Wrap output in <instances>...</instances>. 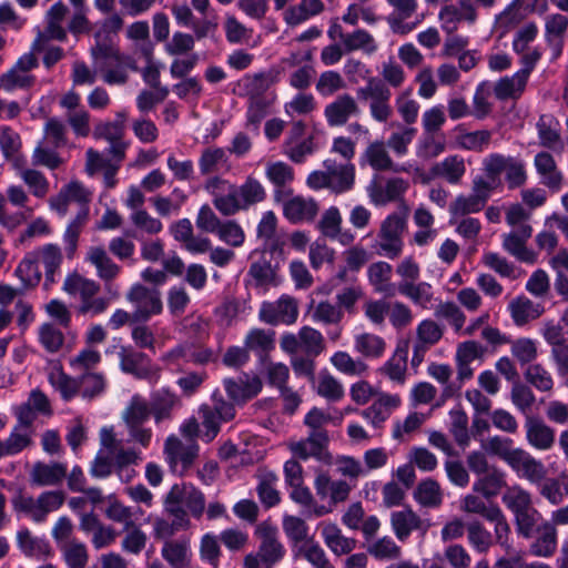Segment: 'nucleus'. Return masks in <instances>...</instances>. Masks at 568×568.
Listing matches in <instances>:
<instances>
[{
  "label": "nucleus",
  "mask_w": 568,
  "mask_h": 568,
  "mask_svg": "<svg viewBox=\"0 0 568 568\" xmlns=\"http://www.w3.org/2000/svg\"><path fill=\"white\" fill-rule=\"evenodd\" d=\"M224 387L234 402H246L255 397L262 389V381L257 376L239 379H225Z\"/></svg>",
  "instance_id": "37"
},
{
  "label": "nucleus",
  "mask_w": 568,
  "mask_h": 568,
  "mask_svg": "<svg viewBox=\"0 0 568 568\" xmlns=\"http://www.w3.org/2000/svg\"><path fill=\"white\" fill-rule=\"evenodd\" d=\"M392 273V265L384 261L374 262L368 266L367 278L376 293L386 296L395 294V287L390 283Z\"/></svg>",
  "instance_id": "40"
},
{
  "label": "nucleus",
  "mask_w": 568,
  "mask_h": 568,
  "mask_svg": "<svg viewBox=\"0 0 568 568\" xmlns=\"http://www.w3.org/2000/svg\"><path fill=\"white\" fill-rule=\"evenodd\" d=\"M528 79L515 72L513 75H506L497 80L493 92L497 100H518L525 92Z\"/></svg>",
  "instance_id": "38"
},
{
  "label": "nucleus",
  "mask_w": 568,
  "mask_h": 568,
  "mask_svg": "<svg viewBox=\"0 0 568 568\" xmlns=\"http://www.w3.org/2000/svg\"><path fill=\"white\" fill-rule=\"evenodd\" d=\"M113 428L103 427L100 432V449L91 463L90 475L94 478H106L114 470L111 448L114 447Z\"/></svg>",
  "instance_id": "22"
},
{
  "label": "nucleus",
  "mask_w": 568,
  "mask_h": 568,
  "mask_svg": "<svg viewBox=\"0 0 568 568\" xmlns=\"http://www.w3.org/2000/svg\"><path fill=\"white\" fill-rule=\"evenodd\" d=\"M48 379L51 386L58 390L64 400H70L80 390V378L67 375L60 364L51 367Z\"/></svg>",
  "instance_id": "46"
},
{
  "label": "nucleus",
  "mask_w": 568,
  "mask_h": 568,
  "mask_svg": "<svg viewBox=\"0 0 568 568\" xmlns=\"http://www.w3.org/2000/svg\"><path fill=\"white\" fill-rule=\"evenodd\" d=\"M161 556L172 568H187L192 558L190 539L183 537L165 540L161 548Z\"/></svg>",
  "instance_id": "32"
},
{
  "label": "nucleus",
  "mask_w": 568,
  "mask_h": 568,
  "mask_svg": "<svg viewBox=\"0 0 568 568\" xmlns=\"http://www.w3.org/2000/svg\"><path fill=\"white\" fill-rule=\"evenodd\" d=\"M359 113V105L349 93L337 95L324 108V116L329 126H343L351 118H355Z\"/></svg>",
  "instance_id": "19"
},
{
  "label": "nucleus",
  "mask_w": 568,
  "mask_h": 568,
  "mask_svg": "<svg viewBox=\"0 0 568 568\" xmlns=\"http://www.w3.org/2000/svg\"><path fill=\"white\" fill-rule=\"evenodd\" d=\"M281 349L295 355L300 351L308 356L316 357L325 348V342L322 333L314 327L303 326L297 334L284 333L280 338Z\"/></svg>",
  "instance_id": "9"
},
{
  "label": "nucleus",
  "mask_w": 568,
  "mask_h": 568,
  "mask_svg": "<svg viewBox=\"0 0 568 568\" xmlns=\"http://www.w3.org/2000/svg\"><path fill=\"white\" fill-rule=\"evenodd\" d=\"M165 510L180 520V526H189L184 507L196 518L201 517L205 509V497L201 490L190 484L174 485L168 493L164 501Z\"/></svg>",
  "instance_id": "2"
},
{
  "label": "nucleus",
  "mask_w": 568,
  "mask_h": 568,
  "mask_svg": "<svg viewBox=\"0 0 568 568\" xmlns=\"http://www.w3.org/2000/svg\"><path fill=\"white\" fill-rule=\"evenodd\" d=\"M150 415H152L150 404L141 395L135 394L122 412V419L125 426H133L143 424Z\"/></svg>",
  "instance_id": "54"
},
{
  "label": "nucleus",
  "mask_w": 568,
  "mask_h": 568,
  "mask_svg": "<svg viewBox=\"0 0 568 568\" xmlns=\"http://www.w3.org/2000/svg\"><path fill=\"white\" fill-rule=\"evenodd\" d=\"M354 349L366 358H379L386 351V342L376 334L361 333L354 337Z\"/></svg>",
  "instance_id": "50"
},
{
  "label": "nucleus",
  "mask_w": 568,
  "mask_h": 568,
  "mask_svg": "<svg viewBox=\"0 0 568 568\" xmlns=\"http://www.w3.org/2000/svg\"><path fill=\"white\" fill-rule=\"evenodd\" d=\"M314 489L320 499L328 500L327 506L332 509L337 504L347 500L352 490L347 481L342 479H332L325 471H320L315 476Z\"/></svg>",
  "instance_id": "18"
},
{
  "label": "nucleus",
  "mask_w": 568,
  "mask_h": 568,
  "mask_svg": "<svg viewBox=\"0 0 568 568\" xmlns=\"http://www.w3.org/2000/svg\"><path fill=\"white\" fill-rule=\"evenodd\" d=\"M282 528L288 540L297 548L298 545L305 540H312L313 537L308 536L310 527L306 521L294 515H284L282 520Z\"/></svg>",
  "instance_id": "55"
},
{
  "label": "nucleus",
  "mask_w": 568,
  "mask_h": 568,
  "mask_svg": "<svg viewBox=\"0 0 568 568\" xmlns=\"http://www.w3.org/2000/svg\"><path fill=\"white\" fill-rule=\"evenodd\" d=\"M534 163L538 174L540 175L541 183L552 191H559L564 176L558 170L552 155L547 152H539L535 156Z\"/></svg>",
  "instance_id": "35"
},
{
  "label": "nucleus",
  "mask_w": 568,
  "mask_h": 568,
  "mask_svg": "<svg viewBox=\"0 0 568 568\" xmlns=\"http://www.w3.org/2000/svg\"><path fill=\"white\" fill-rule=\"evenodd\" d=\"M38 338L42 347L51 354L58 353L64 344V334L55 324L50 322L39 326Z\"/></svg>",
  "instance_id": "63"
},
{
  "label": "nucleus",
  "mask_w": 568,
  "mask_h": 568,
  "mask_svg": "<svg viewBox=\"0 0 568 568\" xmlns=\"http://www.w3.org/2000/svg\"><path fill=\"white\" fill-rule=\"evenodd\" d=\"M357 97L368 101L369 114L375 121L384 123L393 115L392 92L381 79L368 78L366 84L357 90Z\"/></svg>",
  "instance_id": "4"
},
{
  "label": "nucleus",
  "mask_w": 568,
  "mask_h": 568,
  "mask_svg": "<svg viewBox=\"0 0 568 568\" xmlns=\"http://www.w3.org/2000/svg\"><path fill=\"white\" fill-rule=\"evenodd\" d=\"M432 178H440L449 184H458L466 173V164L463 156L448 155L436 162L429 170Z\"/></svg>",
  "instance_id": "33"
},
{
  "label": "nucleus",
  "mask_w": 568,
  "mask_h": 568,
  "mask_svg": "<svg viewBox=\"0 0 568 568\" xmlns=\"http://www.w3.org/2000/svg\"><path fill=\"white\" fill-rule=\"evenodd\" d=\"M318 203L313 197L296 195L283 204L284 216L292 223L311 222L318 213Z\"/></svg>",
  "instance_id": "27"
},
{
  "label": "nucleus",
  "mask_w": 568,
  "mask_h": 568,
  "mask_svg": "<svg viewBox=\"0 0 568 568\" xmlns=\"http://www.w3.org/2000/svg\"><path fill=\"white\" fill-rule=\"evenodd\" d=\"M328 440V434L308 433L304 439L290 442L288 448L296 458L325 460L328 455L326 450Z\"/></svg>",
  "instance_id": "21"
},
{
  "label": "nucleus",
  "mask_w": 568,
  "mask_h": 568,
  "mask_svg": "<svg viewBox=\"0 0 568 568\" xmlns=\"http://www.w3.org/2000/svg\"><path fill=\"white\" fill-rule=\"evenodd\" d=\"M535 534H538V537L530 546L531 554L537 557L552 556L557 549L556 527L550 521L542 520L535 530Z\"/></svg>",
  "instance_id": "39"
},
{
  "label": "nucleus",
  "mask_w": 568,
  "mask_h": 568,
  "mask_svg": "<svg viewBox=\"0 0 568 568\" xmlns=\"http://www.w3.org/2000/svg\"><path fill=\"white\" fill-rule=\"evenodd\" d=\"M298 317L295 298L284 295L274 302H264L258 311V318L268 325H293Z\"/></svg>",
  "instance_id": "12"
},
{
  "label": "nucleus",
  "mask_w": 568,
  "mask_h": 568,
  "mask_svg": "<svg viewBox=\"0 0 568 568\" xmlns=\"http://www.w3.org/2000/svg\"><path fill=\"white\" fill-rule=\"evenodd\" d=\"M400 404L399 395L382 393L371 406L361 412V416L373 427L381 428Z\"/></svg>",
  "instance_id": "24"
},
{
  "label": "nucleus",
  "mask_w": 568,
  "mask_h": 568,
  "mask_svg": "<svg viewBox=\"0 0 568 568\" xmlns=\"http://www.w3.org/2000/svg\"><path fill=\"white\" fill-rule=\"evenodd\" d=\"M204 189L212 196L214 207L224 216H232L240 211H245L241 202L237 185L220 176H211L206 180Z\"/></svg>",
  "instance_id": "5"
},
{
  "label": "nucleus",
  "mask_w": 568,
  "mask_h": 568,
  "mask_svg": "<svg viewBox=\"0 0 568 568\" xmlns=\"http://www.w3.org/2000/svg\"><path fill=\"white\" fill-rule=\"evenodd\" d=\"M407 346H397L392 356L377 368V374L395 385H405L407 379Z\"/></svg>",
  "instance_id": "28"
},
{
  "label": "nucleus",
  "mask_w": 568,
  "mask_h": 568,
  "mask_svg": "<svg viewBox=\"0 0 568 568\" xmlns=\"http://www.w3.org/2000/svg\"><path fill=\"white\" fill-rule=\"evenodd\" d=\"M255 536L258 539V548L255 554L264 568H273L285 556V547L278 539V530L270 521H262L255 528Z\"/></svg>",
  "instance_id": "7"
},
{
  "label": "nucleus",
  "mask_w": 568,
  "mask_h": 568,
  "mask_svg": "<svg viewBox=\"0 0 568 568\" xmlns=\"http://www.w3.org/2000/svg\"><path fill=\"white\" fill-rule=\"evenodd\" d=\"M344 49L347 52L362 51L367 55H372L378 50V43L368 31L357 29L347 33Z\"/></svg>",
  "instance_id": "56"
},
{
  "label": "nucleus",
  "mask_w": 568,
  "mask_h": 568,
  "mask_svg": "<svg viewBox=\"0 0 568 568\" xmlns=\"http://www.w3.org/2000/svg\"><path fill=\"white\" fill-rule=\"evenodd\" d=\"M85 262L95 268L97 276L105 284L120 274L121 267L113 262L103 246H91L85 253Z\"/></svg>",
  "instance_id": "29"
},
{
  "label": "nucleus",
  "mask_w": 568,
  "mask_h": 568,
  "mask_svg": "<svg viewBox=\"0 0 568 568\" xmlns=\"http://www.w3.org/2000/svg\"><path fill=\"white\" fill-rule=\"evenodd\" d=\"M247 275L255 281L257 286H277L281 283L276 267L264 257L251 264Z\"/></svg>",
  "instance_id": "52"
},
{
  "label": "nucleus",
  "mask_w": 568,
  "mask_h": 568,
  "mask_svg": "<svg viewBox=\"0 0 568 568\" xmlns=\"http://www.w3.org/2000/svg\"><path fill=\"white\" fill-rule=\"evenodd\" d=\"M32 434V429L14 426L9 437L2 440V457L19 454L30 447L33 443Z\"/></svg>",
  "instance_id": "59"
},
{
  "label": "nucleus",
  "mask_w": 568,
  "mask_h": 568,
  "mask_svg": "<svg viewBox=\"0 0 568 568\" xmlns=\"http://www.w3.org/2000/svg\"><path fill=\"white\" fill-rule=\"evenodd\" d=\"M438 19L443 30L453 34L457 31L458 23L462 21L474 24L478 19V12L471 0H457V4L442 7Z\"/></svg>",
  "instance_id": "15"
},
{
  "label": "nucleus",
  "mask_w": 568,
  "mask_h": 568,
  "mask_svg": "<svg viewBox=\"0 0 568 568\" xmlns=\"http://www.w3.org/2000/svg\"><path fill=\"white\" fill-rule=\"evenodd\" d=\"M17 544L28 557L47 558L52 554L49 542L32 536L29 529H21L17 532Z\"/></svg>",
  "instance_id": "48"
},
{
  "label": "nucleus",
  "mask_w": 568,
  "mask_h": 568,
  "mask_svg": "<svg viewBox=\"0 0 568 568\" xmlns=\"http://www.w3.org/2000/svg\"><path fill=\"white\" fill-rule=\"evenodd\" d=\"M532 235V227H521L518 231H510L503 234L501 246L504 251L514 256L516 260L534 264L537 255L527 247V242Z\"/></svg>",
  "instance_id": "23"
},
{
  "label": "nucleus",
  "mask_w": 568,
  "mask_h": 568,
  "mask_svg": "<svg viewBox=\"0 0 568 568\" xmlns=\"http://www.w3.org/2000/svg\"><path fill=\"white\" fill-rule=\"evenodd\" d=\"M275 82V78L271 73H254L242 78L237 87L242 94L248 98V101L264 100L263 94Z\"/></svg>",
  "instance_id": "44"
},
{
  "label": "nucleus",
  "mask_w": 568,
  "mask_h": 568,
  "mask_svg": "<svg viewBox=\"0 0 568 568\" xmlns=\"http://www.w3.org/2000/svg\"><path fill=\"white\" fill-rule=\"evenodd\" d=\"M408 186V182L403 178H384L376 174L366 186V192L374 205L384 206L402 199Z\"/></svg>",
  "instance_id": "11"
},
{
  "label": "nucleus",
  "mask_w": 568,
  "mask_h": 568,
  "mask_svg": "<svg viewBox=\"0 0 568 568\" xmlns=\"http://www.w3.org/2000/svg\"><path fill=\"white\" fill-rule=\"evenodd\" d=\"M398 292L415 305L428 310L434 301L433 287L427 282L398 283Z\"/></svg>",
  "instance_id": "47"
},
{
  "label": "nucleus",
  "mask_w": 568,
  "mask_h": 568,
  "mask_svg": "<svg viewBox=\"0 0 568 568\" xmlns=\"http://www.w3.org/2000/svg\"><path fill=\"white\" fill-rule=\"evenodd\" d=\"M386 146L381 140L373 141L364 150L362 159L376 171L407 172L405 166L393 162Z\"/></svg>",
  "instance_id": "30"
},
{
  "label": "nucleus",
  "mask_w": 568,
  "mask_h": 568,
  "mask_svg": "<svg viewBox=\"0 0 568 568\" xmlns=\"http://www.w3.org/2000/svg\"><path fill=\"white\" fill-rule=\"evenodd\" d=\"M501 499L514 515L534 506L530 493L519 485L508 487Z\"/></svg>",
  "instance_id": "61"
},
{
  "label": "nucleus",
  "mask_w": 568,
  "mask_h": 568,
  "mask_svg": "<svg viewBox=\"0 0 568 568\" xmlns=\"http://www.w3.org/2000/svg\"><path fill=\"white\" fill-rule=\"evenodd\" d=\"M68 568H85L89 561L87 546L78 540L65 542L59 548Z\"/></svg>",
  "instance_id": "62"
},
{
  "label": "nucleus",
  "mask_w": 568,
  "mask_h": 568,
  "mask_svg": "<svg viewBox=\"0 0 568 568\" xmlns=\"http://www.w3.org/2000/svg\"><path fill=\"white\" fill-rule=\"evenodd\" d=\"M481 447L487 454L498 457L508 466H510L518 453L523 449L520 447H515L511 438L499 435L488 437L483 442Z\"/></svg>",
  "instance_id": "45"
},
{
  "label": "nucleus",
  "mask_w": 568,
  "mask_h": 568,
  "mask_svg": "<svg viewBox=\"0 0 568 568\" xmlns=\"http://www.w3.org/2000/svg\"><path fill=\"white\" fill-rule=\"evenodd\" d=\"M241 202L247 210L252 205L263 202L266 199V190L263 184L253 176H247L245 181L237 186Z\"/></svg>",
  "instance_id": "64"
},
{
  "label": "nucleus",
  "mask_w": 568,
  "mask_h": 568,
  "mask_svg": "<svg viewBox=\"0 0 568 568\" xmlns=\"http://www.w3.org/2000/svg\"><path fill=\"white\" fill-rule=\"evenodd\" d=\"M519 478L530 484L538 485L547 477V468L541 460L535 458L530 453L521 449L509 466Z\"/></svg>",
  "instance_id": "25"
},
{
  "label": "nucleus",
  "mask_w": 568,
  "mask_h": 568,
  "mask_svg": "<svg viewBox=\"0 0 568 568\" xmlns=\"http://www.w3.org/2000/svg\"><path fill=\"white\" fill-rule=\"evenodd\" d=\"M65 499L62 490H47L37 498L18 494L11 500L13 509L27 514L33 521L42 523L48 515L59 510Z\"/></svg>",
  "instance_id": "3"
},
{
  "label": "nucleus",
  "mask_w": 568,
  "mask_h": 568,
  "mask_svg": "<svg viewBox=\"0 0 568 568\" xmlns=\"http://www.w3.org/2000/svg\"><path fill=\"white\" fill-rule=\"evenodd\" d=\"M7 197L8 200L0 193V225L9 232H13L24 223L27 215L23 212H9L7 202L23 207L29 196L20 185H10L7 190Z\"/></svg>",
  "instance_id": "14"
},
{
  "label": "nucleus",
  "mask_w": 568,
  "mask_h": 568,
  "mask_svg": "<svg viewBox=\"0 0 568 568\" xmlns=\"http://www.w3.org/2000/svg\"><path fill=\"white\" fill-rule=\"evenodd\" d=\"M92 193L81 182L71 181L65 184L55 196L49 200L50 207L60 216H65L70 203L80 204L81 209H88L87 204L91 201Z\"/></svg>",
  "instance_id": "16"
},
{
  "label": "nucleus",
  "mask_w": 568,
  "mask_h": 568,
  "mask_svg": "<svg viewBox=\"0 0 568 568\" xmlns=\"http://www.w3.org/2000/svg\"><path fill=\"white\" fill-rule=\"evenodd\" d=\"M506 487V475L497 467L478 476L474 483L473 490L481 494L486 498L496 496L501 488Z\"/></svg>",
  "instance_id": "49"
},
{
  "label": "nucleus",
  "mask_w": 568,
  "mask_h": 568,
  "mask_svg": "<svg viewBox=\"0 0 568 568\" xmlns=\"http://www.w3.org/2000/svg\"><path fill=\"white\" fill-rule=\"evenodd\" d=\"M329 361L338 372L348 376H362L368 371V365L364 361L353 358L347 352L338 351Z\"/></svg>",
  "instance_id": "58"
},
{
  "label": "nucleus",
  "mask_w": 568,
  "mask_h": 568,
  "mask_svg": "<svg viewBox=\"0 0 568 568\" xmlns=\"http://www.w3.org/2000/svg\"><path fill=\"white\" fill-rule=\"evenodd\" d=\"M483 169L488 178L499 181V175L505 172L508 186L518 187L526 182V169L521 160L513 156H505L499 153H491L483 161Z\"/></svg>",
  "instance_id": "6"
},
{
  "label": "nucleus",
  "mask_w": 568,
  "mask_h": 568,
  "mask_svg": "<svg viewBox=\"0 0 568 568\" xmlns=\"http://www.w3.org/2000/svg\"><path fill=\"white\" fill-rule=\"evenodd\" d=\"M526 440L538 450H549L555 445V430L545 422L529 417L525 422Z\"/></svg>",
  "instance_id": "31"
},
{
  "label": "nucleus",
  "mask_w": 568,
  "mask_h": 568,
  "mask_svg": "<svg viewBox=\"0 0 568 568\" xmlns=\"http://www.w3.org/2000/svg\"><path fill=\"white\" fill-rule=\"evenodd\" d=\"M483 264L499 276L517 280L521 276L520 270L505 256L496 252H485L481 257Z\"/></svg>",
  "instance_id": "53"
},
{
  "label": "nucleus",
  "mask_w": 568,
  "mask_h": 568,
  "mask_svg": "<svg viewBox=\"0 0 568 568\" xmlns=\"http://www.w3.org/2000/svg\"><path fill=\"white\" fill-rule=\"evenodd\" d=\"M67 476V466L61 463H37L30 473L31 481L38 486H55Z\"/></svg>",
  "instance_id": "41"
},
{
  "label": "nucleus",
  "mask_w": 568,
  "mask_h": 568,
  "mask_svg": "<svg viewBox=\"0 0 568 568\" xmlns=\"http://www.w3.org/2000/svg\"><path fill=\"white\" fill-rule=\"evenodd\" d=\"M414 497L419 505L427 508H437L443 503L442 488L439 484L432 478L422 480L417 485Z\"/></svg>",
  "instance_id": "51"
},
{
  "label": "nucleus",
  "mask_w": 568,
  "mask_h": 568,
  "mask_svg": "<svg viewBox=\"0 0 568 568\" xmlns=\"http://www.w3.org/2000/svg\"><path fill=\"white\" fill-rule=\"evenodd\" d=\"M125 298L134 308L132 317L136 322H145L163 311L160 291L140 283L133 284L129 288Z\"/></svg>",
  "instance_id": "8"
},
{
  "label": "nucleus",
  "mask_w": 568,
  "mask_h": 568,
  "mask_svg": "<svg viewBox=\"0 0 568 568\" xmlns=\"http://www.w3.org/2000/svg\"><path fill=\"white\" fill-rule=\"evenodd\" d=\"M318 528L324 544L335 556L351 554L356 548V540L346 537L335 523L322 521Z\"/></svg>",
  "instance_id": "26"
},
{
  "label": "nucleus",
  "mask_w": 568,
  "mask_h": 568,
  "mask_svg": "<svg viewBox=\"0 0 568 568\" xmlns=\"http://www.w3.org/2000/svg\"><path fill=\"white\" fill-rule=\"evenodd\" d=\"M38 263L44 267V286L49 288L55 282V275L59 273L62 263V252L55 244H45L33 251Z\"/></svg>",
  "instance_id": "34"
},
{
  "label": "nucleus",
  "mask_w": 568,
  "mask_h": 568,
  "mask_svg": "<svg viewBox=\"0 0 568 568\" xmlns=\"http://www.w3.org/2000/svg\"><path fill=\"white\" fill-rule=\"evenodd\" d=\"M179 405L180 399L178 395L169 389L162 388L152 393L150 407L154 423L159 425L164 420L171 419L173 409Z\"/></svg>",
  "instance_id": "36"
},
{
  "label": "nucleus",
  "mask_w": 568,
  "mask_h": 568,
  "mask_svg": "<svg viewBox=\"0 0 568 568\" xmlns=\"http://www.w3.org/2000/svg\"><path fill=\"white\" fill-rule=\"evenodd\" d=\"M323 168L328 172L331 192L342 194L354 187L356 169L353 163H338L334 159H326L323 162Z\"/></svg>",
  "instance_id": "20"
},
{
  "label": "nucleus",
  "mask_w": 568,
  "mask_h": 568,
  "mask_svg": "<svg viewBox=\"0 0 568 568\" xmlns=\"http://www.w3.org/2000/svg\"><path fill=\"white\" fill-rule=\"evenodd\" d=\"M16 275L22 282L26 288L37 286L41 281V272L39 270V263L37 255L29 252L23 260L19 263Z\"/></svg>",
  "instance_id": "60"
},
{
  "label": "nucleus",
  "mask_w": 568,
  "mask_h": 568,
  "mask_svg": "<svg viewBox=\"0 0 568 568\" xmlns=\"http://www.w3.org/2000/svg\"><path fill=\"white\" fill-rule=\"evenodd\" d=\"M118 356L123 373L131 374L135 378L146 381L150 384L159 382L161 369L152 364L145 354L135 351L131 346H121Z\"/></svg>",
  "instance_id": "10"
},
{
  "label": "nucleus",
  "mask_w": 568,
  "mask_h": 568,
  "mask_svg": "<svg viewBox=\"0 0 568 568\" xmlns=\"http://www.w3.org/2000/svg\"><path fill=\"white\" fill-rule=\"evenodd\" d=\"M199 446L196 443H183L180 438L171 435L164 443V454L172 471L183 475L197 457Z\"/></svg>",
  "instance_id": "13"
},
{
  "label": "nucleus",
  "mask_w": 568,
  "mask_h": 568,
  "mask_svg": "<svg viewBox=\"0 0 568 568\" xmlns=\"http://www.w3.org/2000/svg\"><path fill=\"white\" fill-rule=\"evenodd\" d=\"M62 290L70 296H79L80 304L77 307V313L80 315H98L109 306L106 298L98 296L101 290L100 284L79 273L68 274Z\"/></svg>",
  "instance_id": "1"
},
{
  "label": "nucleus",
  "mask_w": 568,
  "mask_h": 568,
  "mask_svg": "<svg viewBox=\"0 0 568 568\" xmlns=\"http://www.w3.org/2000/svg\"><path fill=\"white\" fill-rule=\"evenodd\" d=\"M508 310L514 323L517 326H524L530 321L541 316L544 307L536 304L526 296H518L510 301Z\"/></svg>",
  "instance_id": "43"
},
{
  "label": "nucleus",
  "mask_w": 568,
  "mask_h": 568,
  "mask_svg": "<svg viewBox=\"0 0 568 568\" xmlns=\"http://www.w3.org/2000/svg\"><path fill=\"white\" fill-rule=\"evenodd\" d=\"M390 526L396 538L404 542L413 531H418L425 536L430 527L428 520L422 519L413 509L404 508L390 514Z\"/></svg>",
  "instance_id": "17"
},
{
  "label": "nucleus",
  "mask_w": 568,
  "mask_h": 568,
  "mask_svg": "<svg viewBox=\"0 0 568 568\" xmlns=\"http://www.w3.org/2000/svg\"><path fill=\"white\" fill-rule=\"evenodd\" d=\"M315 389L321 397L329 402H338L344 397L343 384L327 371L318 374Z\"/></svg>",
  "instance_id": "57"
},
{
  "label": "nucleus",
  "mask_w": 568,
  "mask_h": 568,
  "mask_svg": "<svg viewBox=\"0 0 568 568\" xmlns=\"http://www.w3.org/2000/svg\"><path fill=\"white\" fill-rule=\"evenodd\" d=\"M290 497L294 503L298 504L301 507L304 508V515L308 518H318L332 513L331 507L324 504H318L315 500L310 488L304 486V484L292 487Z\"/></svg>",
  "instance_id": "42"
}]
</instances>
